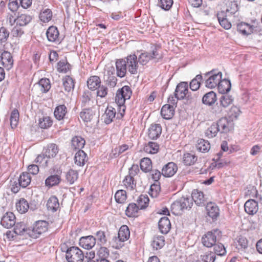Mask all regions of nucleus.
Returning <instances> with one entry per match:
<instances>
[{
	"label": "nucleus",
	"mask_w": 262,
	"mask_h": 262,
	"mask_svg": "<svg viewBox=\"0 0 262 262\" xmlns=\"http://www.w3.org/2000/svg\"><path fill=\"white\" fill-rule=\"evenodd\" d=\"M131 95V89L129 86L126 85L122 87L117 92L115 101L117 105L120 106V108H122V113H121L122 116H124L125 113V106L124 105L125 101L130 98Z\"/></svg>",
	"instance_id": "1"
},
{
	"label": "nucleus",
	"mask_w": 262,
	"mask_h": 262,
	"mask_svg": "<svg viewBox=\"0 0 262 262\" xmlns=\"http://www.w3.org/2000/svg\"><path fill=\"white\" fill-rule=\"evenodd\" d=\"M222 77V73L221 72L216 73L214 71H211L206 73L204 76L205 79V86L210 89L215 88L218 85Z\"/></svg>",
	"instance_id": "2"
},
{
	"label": "nucleus",
	"mask_w": 262,
	"mask_h": 262,
	"mask_svg": "<svg viewBox=\"0 0 262 262\" xmlns=\"http://www.w3.org/2000/svg\"><path fill=\"white\" fill-rule=\"evenodd\" d=\"M84 257L83 252L77 247H70L66 255L68 262H82Z\"/></svg>",
	"instance_id": "3"
},
{
	"label": "nucleus",
	"mask_w": 262,
	"mask_h": 262,
	"mask_svg": "<svg viewBox=\"0 0 262 262\" xmlns=\"http://www.w3.org/2000/svg\"><path fill=\"white\" fill-rule=\"evenodd\" d=\"M48 223L45 221H38L30 228V237L33 238H38L41 234L48 230Z\"/></svg>",
	"instance_id": "4"
},
{
	"label": "nucleus",
	"mask_w": 262,
	"mask_h": 262,
	"mask_svg": "<svg viewBox=\"0 0 262 262\" xmlns=\"http://www.w3.org/2000/svg\"><path fill=\"white\" fill-rule=\"evenodd\" d=\"M162 58V55L159 53L156 48H155L151 52L142 53L138 57V60L140 64L144 66L150 60H155L157 62Z\"/></svg>",
	"instance_id": "5"
},
{
	"label": "nucleus",
	"mask_w": 262,
	"mask_h": 262,
	"mask_svg": "<svg viewBox=\"0 0 262 262\" xmlns=\"http://www.w3.org/2000/svg\"><path fill=\"white\" fill-rule=\"evenodd\" d=\"M217 233V230L207 232L202 237L201 242L203 245L207 248L212 247L216 243Z\"/></svg>",
	"instance_id": "6"
},
{
	"label": "nucleus",
	"mask_w": 262,
	"mask_h": 262,
	"mask_svg": "<svg viewBox=\"0 0 262 262\" xmlns=\"http://www.w3.org/2000/svg\"><path fill=\"white\" fill-rule=\"evenodd\" d=\"M125 59L128 71L131 74H136L137 73V67L138 64V60L137 56L135 54H132L127 56Z\"/></svg>",
	"instance_id": "7"
},
{
	"label": "nucleus",
	"mask_w": 262,
	"mask_h": 262,
	"mask_svg": "<svg viewBox=\"0 0 262 262\" xmlns=\"http://www.w3.org/2000/svg\"><path fill=\"white\" fill-rule=\"evenodd\" d=\"M188 92V85L187 82H181L176 86L174 95L177 99L183 100Z\"/></svg>",
	"instance_id": "8"
},
{
	"label": "nucleus",
	"mask_w": 262,
	"mask_h": 262,
	"mask_svg": "<svg viewBox=\"0 0 262 262\" xmlns=\"http://www.w3.org/2000/svg\"><path fill=\"white\" fill-rule=\"evenodd\" d=\"M1 224L7 229L14 226L15 224V216L13 213L11 212L6 213L1 219Z\"/></svg>",
	"instance_id": "9"
},
{
	"label": "nucleus",
	"mask_w": 262,
	"mask_h": 262,
	"mask_svg": "<svg viewBox=\"0 0 262 262\" xmlns=\"http://www.w3.org/2000/svg\"><path fill=\"white\" fill-rule=\"evenodd\" d=\"M96 238L92 235L81 237L79 239V245L85 249H92L96 244Z\"/></svg>",
	"instance_id": "10"
},
{
	"label": "nucleus",
	"mask_w": 262,
	"mask_h": 262,
	"mask_svg": "<svg viewBox=\"0 0 262 262\" xmlns=\"http://www.w3.org/2000/svg\"><path fill=\"white\" fill-rule=\"evenodd\" d=\"M46 35L48 41L56 42L59 41V33L57 27L55 26L50 27L46 31Z\"/></svg>",
	"instance_id": "11"
},
{
	"label": "nucleus",
	"mask_w": 262,
	"mask_h": 262,
	"mask_svg": "<svg viewBox=\"0 0 262 262\" xmlns=\"http://www.w3.org/2000/svg\"><path fill=\"white\" fill-rule=\"evenodd\" d=\"M177 169V166L174 163L169 162L163 167L162 173L164 177H170L174 174Z\"/></svg>",
	"instance_id": "12"
},
{
	"label": "nucleus",
	"mask_w": 262,
	"mask_h": 262,
	"mask_svg": "<svg viewBox=\"0 0 262 262\" xmlns=\"http://www.w3.org/2000/svg\"><path fill=\"white\" fill-rule=\"evenodd\" d=\"M116 67L117 70V75L119 77H123L126 73L127 67L125 61V59H118L116 61Z\"/></svg>",
	"instance_id": "13"
},
{
	"label": "nucleus",
	"mask_w": 262,
	"mask_h": 262,
	"mask_svg": "<svg viewBox=\"0 0 262 262\" xmlns=\"http://www.w3.org/2000/svg\"><path fill=\"white\" fill-rule=\"evenodd\" d=\"M244 208L246 213L250 215H253L258 210V203L254 200H249L246 202Z\"/></svg>",
	"instance_id": "14"
},
{
	"label": "nucleus",
	"mask_w": 262,
	"mask_h": 262,
	"mask_svg": "<svg viewBox=\"0 0 262 262\" xmlns=\"http://www.w3.org/2000/svg\"><path fill=\"white\" fill-rule=\"evenodd\" d=\"M162 127L159 124H152L148 129V137L150 139H157L161 134Z\"/></svg>",
	"instance_id": "15"
},
{
	"label": "nucleus",
	"mask_w": 262,
	"mask_h": 262,
	"mask_svg": "<svg viewBox=\"0 0 262 262\" xmlns=\"http://www.w3.org/2000/svg\"><path fill=\"white\" fill-rule=\"evenodd\" d=\"M85 144L84 139L81 136H75L71 140V148L73 150H82Z\"/></svg>",
	"instance_id": "16"
},
{
	"label": "nucleus",
	"mask_w": 262,
	"mask_h": 262,
	"mask_svg": "<svg viewBox=\"0 0 262 262\" xmlns=\"http://www.w3.org/2000/svg\"><path fill=\"white\" fill-rule=\"evenodd\" d=\"M160 231L163 234H167L171 228L170 221L167 217H161L158 222Z\"/></svg>",
	"instance_id": "17"
},
{
	"label": "nucleus",
	"mask_w": 262,
	"mask_h": 262,
	"mask_svg": "<svg viewBox=\"0 0 262 262\" xmlns=\"http://www.w3.org/2000/svg\"><path fill=\"white\" fill-rule=\"evenodd\" d=\"M191 200H193L198 206L205 205V199L204 194L203 192L199 191L197 189H194L192 192Z\"/></svg>",
	"instance_id": "18"
},
{
	"label": "nucleus",
	"mask_w": 262,
	"mask_h": 262,
	"mask_svg": "<svg viewBox=\"0 0 262 262\" xmlns=\"http://www.w3.org/2000/svg\"><path fill=\"white\" fill-rule=\"evenodd\" d=\"M116 115V110L112 107L108 106L104 114L102 116V119L104 120V122L106 124L111 123L113 119L115 118Z\"/></svg>",
	"instance_id": "19"
},
{
	"label": "nucleus",
	"mask_w": 262,
	"mask_h": 262,
	"mask_svg": "<svg viewBox=\"0 0 262 262\" xmlns=\"http://www.w3.org/2000/svg\"><path fill=\"white\" fill-rule=\"evenodd\" d=\"M216 16L220 25L224 29L228 30L231 28V24L227 19V15L225 11H222L217 13Z\"/></svg>",
	"instance_id": "20"
},
{
	"label": "nucleus",
	"mask_w": 262,
	"mask_h": 262,
	"mask_svg": "<svg viewBox=\"0 0 262 262\" xmlns=\"http://www.w3.org/2000/svg\"><path fill=\"white\" fill-rule=\"evenodd\" d=\"M174 114L173 106L170 104L164 105L161 110V115L165 119H170Z\"/></svg>",
	"instance_id": "21"
},
{
	"label": "nucleus",
	"mask_w": 262,
	"mask_h": 262,
	"mask_svg": "<svg viewBox=\"0 0 262 262\" xmlns=\"http://www.w3.org/2000/svg\"><path fill=\"white\" fill-rule=\"evenodd\" d=\"M207 214L212 219H216L219 215V208L215 204L210 202L206 207Z\"/></svg>",
	"instance_id": "22"
},
{
	"label": "nucleus",
	"mask_w": 262,
	"mask_h": 262,
	"mask_svg": "<svg viewBox=\"0 0 262 262\" xmlns=\"http://www.w3.org/2000/svg\"><path fill=\"white\" fill-rule=\"evenodd\" d=\"M215 123L222 133H227L230 130L231 122L226 118H222Z\"/></svg>",
	"instance_id": "23"
},
{
	"label": "nucleus",
	"mask_w": 262,
	"mask_h": 262,
	"mask_svg": "<svg viewBox=\"0 0 262 262\" xmlns=\"http://www.w3.org/2000/svg\"><path fill=\"white\" fill-rule=\"evenodd\" d=\"M59 149L58 146L54 143L48 144L43 149V152L49 159L55 157L58 154Z\"/></svg>",
	"instance_id": "24"
},
{
	"label": "nucleus",
	"mask_w": 262,
	"mask_h": 262,
	"mask_svg": "<svg viewBox=\"0 0 262 262\" xmlns=\"http://www.w3.org/2000/svg\"><path fill=\"white\" fill-rule=\"evenodd\" d=\"M86 154L83 150H78L74 157L75 164L79 166H83L87 161Z\"/></svg>",
	"instance_id": "25"
},
{
	"label": "nucleus",
	"mask_w": 262,
	"mask_h": 262,
	"mask_svg": "<svg viewBox=\"0 0 262 262\" xmlns=\"http://www.w3.org/2000/svg\"><path fill=\"white\" fill-rule=\"evenodd\" d=\"M14 226V232L16 234L25 236L28 235L30 237V228H27L25 224L18 223L16 225L15 224Z\"/></svg>",
	"instance_id": "26"
},
{
	"label": "nucleus",
	"mask_w": 262,
	"mask_h": 262,
	"mask_svg": "<svg viewBox=\"0 0 262 262\" xmlns=\"http://www.w3.org/2000/svg\"><path fill=\"white\" fill-rule=\"evenodd\" d=\"M92 99L91 92L89 91H84L81 98L82 107H86L91 106L93 103V101Z\"/></svg>",
	"instance_id": "27"
},
{
	"label": "nucleus",
	"mask_w": 262,
	"mask_h": 262,
	"mask_svg": "<svg viewBox=\"0 0 262 262\" xmlns=\"http://www.w3.org/2000/svg\"><path fill=\"white\" fill-rule=\"evenodd\" d=\"M165 245V237L162 235H155L151 241V246L157 250L161 249Z\"/></svg>",
	"instance_id": "28"
},
{
	"label": "nucleus",
	"mask_w": 262,
	"mask_h": 262,
	"mask_svg": "<svg viewBox=\"0 0 262 262\" xmlns=\"http://www.w3.org/2000/svg\"><path fill=\"white\" fill-rule=\"evenodd\" d=\"M216 101V94L213 91H210L205 94L202 98V102L207 105H212Z\"/></svg>",
	"instance_id": "29"
},
{
	"label": "nucleus",
	"mask_w": 262,
	"mask_h": 262,
	"mask_svg": "<svg viewBox=\"0 0 262 262\" xmlns=\"http://www.w3.org/2000/svg\"><path fill=\"white\" fill-rule=\"evenodd\" d=\"M31 20L32 17L30 15L26 14H21L14 19V22L16 23L17 26L21 27L26 26Z\"/></svg>",
	"instance_id": "30"
},
{
	"label": "nucleus",
	"mask_w": 262,
	"mask_h": 262,
	"mask_svg": "<svg viewBox=\"0 0 262 262\" xmlns=\"http://www.w3.org/2000/svg\"><path fill=\"white\" fill-rule=\"evenodd\" d=\"M1 61L3 64L8 67V69L12 67L13 60L11 53L8 51H4L1 54Z\"/></svg>",
	"instance_id": "31"
},
{
	"label": "nucleus",
	"mask_w": 262,
	"mask_h": 262,
	"mask_svg": "<svg viewBox=\"0 0 262 262\" xmlns=\"http://www.w3.org/2000/svg\"><path fill=\"white\" fill-rule=\"evenodd\" d=\"M237 29L238 32L245 35L251 34L253 30L252 26L244 22L237 24Z\"/></svg>",
	"instance_id": "32"
},
{
	"label": "nucleus",
	"mask_w": 262,
	"mask_h": 262,
	"mask_svg": "<svg viewBox=\"0 0 262 262\" xmlns=\"http://www.w3.org/2000/svg\"><path fill=\"white\" fill-rule=\"evenodd\" d=\"M47 207L49 210L52 212L56 211L59 207L57 198L54 195L51 196L47 201Z\"/></svg>",
	"instance_id": "33"
},
{
	"label": "nucleus",
	"mask_w": 262,
	"mask_h": 262,
	"mask_svg": "<svg viewBox=\"0 0 262 262\" xmlns=\"http://www.w3.org/2000/svg\"><path fill=\"white\" fill-rule=\"evenodd\" d=\"M231 86L230 81L225 79L224 80L221 79L217 85L219 92L221 94H225L229 92Z\"/></svg>",
	"instance_id": "34"
},
{
	"label": "nucleus",
	"mask_w": 262,
	"mask_h": 262,
	"mask_svg": "<svg viewBox=\"0 0 262 262\" xmlns=\"http://www.w3.org/2000/svg\"><path fill=\"white\" fill-rule=\"evenodd\" d=\"M94 113L92 109L90 108H84L80 113V118L84 122H90L93 118Z\"/></svg>",
	"instance_id": "35"
},
{
	"label": "nucleus",
	"mask_w": 262,
	"mask_h": 262,
	"mask_svg": "<svg viewBox=\"0 0 262 262\" xmlns=\"http://www.w3.org/2000/svg\"><path fill=\"white\" fill-rule=\"evenodd\" d=\"M101 81L97 76H91L87 81V85L89 89L94 90L100 85Z\"/></svg>",
	"instance_id": "36"
},
{
	"label": "nucleus",
	"mask_w": 262,
	"mask_h": 262,
	"mask_svg": "<svg viewBox=\"0 0 262 262\" xmlns=\"http://www.w3.org/2000/svg\"><path fill=\"white\" fill-rule=\"evenodd\" d=\"M67 113V107L64 105H59L57 106L54 110V116L58 120L63 119Z\"/></svg>",
	"instance_id": "37"
},
{
	"label": "nucleus",
	"mask_w": 262,
	"mask_h": 262,
	"mask_svg": "<svg viewBox=\"0 0 262 262\" xmlns=\"http://www.w3.org/2000/svg\"><path fill=\"white\" fill-rule=\"evenodd\" d=\"M196 148L199 151L205 152L209 151L210 145L208 141L200 139L198 140Z\"/></svg>",
	"instance_id": "38"
},
{
	"label": "nucleus",
	"mask_w": 262,
	"mask_h": 262,
	"mask_svg": "<svg viewBox=\"0 0 262 262\" xmlns=\"http://www.w3.org/2000/svg\"><path fill=\"white\" fill-rule=\"evenodd\" d=\"M61 181L60 176L58 174L51 175L45 180L46 186L51 187L58 185Z\"/></svg>",
	"instance_id": "39"
},
{
	"label": "nucleus",
	"mask_w": 262,
	"mask_h": 262,
	"mask_svg": "<svg viewBox=\"0 0 262 262\" xmlns=\"http://www.w3.org/2000/svg\"><path fill=\"white\" fill-rule=\"evenodd\" d=\"M31 180V177L28 172H23L18 179L19 185H21L23 188L28 186L30 184Z\"/></svg>",
	"instance_id": "40"
},
{
	"label": "nucleus",
	"mask_w": 262,
	"mask_h": 262,
	"mask_svg": "<svg viewBox=\"0 0 262 262\" xmlns=\"http://www.w3.org/2000/svg\"><path fill=\"white\" fill-rule=\"evenodd\" d=\"M139 209H140L136 204L130 203L125 210V214L128 217L137 216Z\"/></svg>",
	"instance_id": "41"
},
{
	"label": "nucleus",
	"mask_w": 262,
	"mask_h": 262,
	"mask_svg": "<svg viewBox=\"0 0 262 262\" xmlns=\"http://www.w3.org/2000/svg\"><path fill=\"white\" fill-rule=\"evenodd\" d=\"M28 202L24 198H21L16 203V208L20 213L26 212L29 208Z\"/></svg>",
	"instance_id": "42"
},
{
	"label": "nucleus",
	"mask_w": 262,
	"mask_h": 262,
	"mask_svg": "<svg viewBox=\"0 0 262 262\" xmlns=\"http://www.w3.org/2000/svg\"><path fill=\"white\" fill-rule=\"evenodd\" d=\"M118 236L123 241H127L130 236V231L128 227L126 225H123L118 231Z\"/></svg>",
	"instance_id": "43"
},
{
	"label": "nucleus",
	"mask_w": 262,
	"mask_h": 262,
	"mask_svg": "<svg viewBox=\"0 0 262 262\" xmlns=\"http://www.w3.org/2000/svg\"><path fill=\"white\" fill-rule=\"evenodd\" d=\"M63 85L64 90L68 92H70L74 89V81L72 77L70 76H66L63 78Z\"/></svg>",
	"instance_id": "44"
},
{
	"label": "nucleus",
	"mask_w": 262,
	"mask_h": 262,
	"mask_svg": "<svg viewBox=\"0 0 262 262\" xmlns=\"http://www.w3.org/2000/svg\"><path fill=\"white\" fill-rule=\"evenodd\" d=\"M140 168L145 172H149L152 169V163L150 159L148 158H144L140 161Z\"/></svg>",
	"instance_id": "45"
},
{
	"label": "nucleus",
	"mask_w": 262,
	"mask_h": 262,
	"mask_svg": "<svg viewBox=\"0 0 262 262\" xmlns=\"http://www.w3.org/2000/svg\"><path fill=\"white\" fill-rule=\"evenodd\" d=\"M197 157L191 153L184 154L183 156V162L185 165H191L197 160Z\"/></svg>",
	"instance_id": "46"
},
{
	"label": "nucleus",
	"mask_w": 262,
	"mask_h": 262,
	"mask_svg": "<svg viewBox=\"0 0 262 262\" xmlns=\"http://www.w3.org/2000/svg\"><path fill=\"white\" fill-rule=\"evenodd\" d=\"M104 79L106 84L110 87L114 88L116 86L117 79L112 73L107 72V74L104 75Z\"/></svg>",
	"instance_id": "47"
},
{
	"label": "nucleus",
	"mask_w": 262,
	"mask_h": 262,
	"mask_svg": "<svg viewBox=\"0 0 262 262\" xmlns=\"http://www.w3.org/2000/svg\"><path fill=\"white\" fill-rule=\"evenodd\" d=\"M52 17V12L49 9H42L39 14L40 20L43 23L49 22Z\"/></svg>",
	"instance_id": "48"
},
{
	"label": "nucleus",
	"mask_w": 262,
	"mask_h": 262,
	"mask_svg": "<svg viewBox=\"0 0 262 262\" xmlns=\"http://www.w3.org/2000/svg\"><path fill=\"white\" fill-rule=\"evenodd\" d=\"M159 149V145L155 142H149L144 148V151L148 154H154L157 153Z\"/></svg>",
	"instance_id": "49"
},
{
	"label": "nucleus",
	"mask_w": 262,
	"mask_h": 262,
	"mask_svg": "<svg viewBox=\"0 0 262 262\" xmlns=\"http://www.w3.org/2000/svg\"><path fill=\"white\" fill-rule=\"evenodd\" d=\"M203 79V77L201 74L197 75L190 82V88L193 91H195L198 90L201 84V81Z\"/></svg>",
	"instance_id": "50"
},
{
	"label": "nucleus",
	"mask_w": 262,
	"mask_h": 262,
	"mask_svg": "<svg viewBox=\"0 0 262 262\" xmlns=\"http://www.w3.org/2000/svg\"><path fill=\"white\" fill-rule=\"evenodd\" d=\"M149 198L146 195H140L137 200V206L140 209H143L147 207L149 203Z\"/></svg>",
	"instance_id": "51"
},
{
	"label": "nucleus",
	"mask_w": 262,
	"mask_h": 262,
	"mask_svg": "<svg viewBox=\"0 0 262 262\" xmlns=\"http://www.w3.org/2000/svg\"><path fill=\"white\" fill-rule=\"evenodd\" d=\"M123 182L126 187L130 190H133L136 188V183L134 177L130 176H126Z\"/></svg>",
	"instance_id": "52"
},
{
	"label": "nucleus",
	"mask_w": 262,
	"mask_h": 262,
	"mask_svg": "<svg viewBox=\"0 0 262 262\" xmlns=\"http://www.w3.org/2000/svg\"><path fill=\"white\" fill-rule=\"evenodd\" d=\"M220 129H218L217 125L215 123H213L212 125L208 128L205 132L206 137L209 138H212L215 137Z\"/></svg>",
	"instance_id": "53"
},
{
	"label": "nucleus",
	"mask_w": 262,
	"mask_h": 262,
	"mask_svg": "<svg viewBox=\"0 0 262 262\" xmlns=\"http://www.w3.org/2000/svg\"><path fill=\"white\" fill-rule=\"evenodd\" d=\"M38 86L42 93L47 92L51 88L50 80L47 78H42L38 82Z\"/></svg>",
	"instance_id": "54"
},
{
	"label": "nucleus",
	"mask_w": 262,
	"mask_h": 262,
	"mask_svg": "<svg viewBox=\"0 0 262 262\" xmlns=\"http://www.w3.org/2000/svg\"><path fill=\"white\" fill-rule=\"evenodd\" d=\"M127 198L126 192L124 190H118L115 194V199L118 203L123 204Z\"/></svg>",
	"instance_id": "55"
},
{
	"label": "nucleus",
	"mask_w": 262,
	"mask_h": 262,
	"mask_svg": "<svg viewBox=\"0 0 262 262\" xmlns=\"http://www.w3.org/2000/svg\"><path fill=\"white\" fill-rule=\"evenodd\" d=\"M123 242L124 241L119 237L118 236H114L110 242V244L113 248L116 249H119L124 246Z\"/></svg>",
	"instance_id": "56"
},
{
	"label": "nucleus",
	"mask_w": 262,
	"mask_h": 262,
	"mask_svg": "<svg viewBox=\"0 0 262 262\" xmlns=\"http://www.w3.org/2000/svg\"><path fill=\"white\" fill-rule=\"evenodd\" d=\"M19 120L18 111L15 109L13 110L10 116V125L12 128H15L17 125Z\"/></svg>",
	"instance_id": "57"
},
{
	"label": "nucleus",
	"mask_w": 262,
	"mask_h": 262,
	"mask_svg": "<svg viewBox=\"0 0 262 262\" xmlns=\"http://www.w3.org/2000/svg\"><path fill=\"white\" fill-rule=\"evenodd\" d=\"M78 177L77 171L70 169L66 174V179L70 184H72L76 181Z\"/></svg>",
	"instance_id": "58"
},
{
	"label": "nucleus",
	"mask_w": 262,
	"mask_h": 262,
	"mask_svg": "<svg viewBox=\"0 0 262 262\" xmlns=\"http://www.w3.org/2000/svg\"><path fill=\"white\" fill-rule=\"evenodd\" d=\"M10 32L9 30L4 27L0 28V43H5L9 38Z\"/></svg>",
	"instance_id": "59"
},
{
	"label": "nucleus",
	"mask_w": 262,
	"mask_h": 262,
	"mask_svg": "<svg viewBox=\"0 0 262 262\" xmlns=\"http://www.w3.org/2000/svg\"><path fill=\"white\" fill-rule=\"evenodd\" d=\"M180 203L182 204L183 209H187L191 208L193 203L191 198L188 197H182L179 199Z\"/></svg>",
	"instance_id": "60"
},
{
	"label": "nucleus",
	"mask_w": 262,
	"mask_h": 262,
	"mask_svg": "<svg viewBox=\"0 0 262 262\" xmlns=\"http://www.w3.org/2000/svg\"><path fill=\"white\" fill-rule=\"evenodd\" d=\"M212 247H213L214 253L215 255H218L220 256L224 255L226 253V249L224 246L221 244H215Z\"/></svg>",
	"instance_id": "61"
},
{
	"label": "nucleus",
	"mask_w": 262,
	"mask_h": 262,
	"mask_svg": "<svg viewBox=\"0 0 262 262\" xmlns=\"http://www.w3.org/2000/svg\"><path fill=\"white\" fill-rule=\"evenodd\" d=\"M52 124V121L49 117H45L39 120V126L42 128H47Z\"/></svg>",
	"instance_id": "62"
},
{
	"label": "nucleus",
	"mask_w": 262,
	"mask_h": 262,
	"mask_svg": "<svg viewBox=\"0 0 262 262\" xmlns=\"http://www.w3.org/2000/svg\"><path fill=\"white\" fill-rule=\"evenodd\" d=\"M48 157L46 156V154L43 152L42 154L39 155L35 160L36 163H39L42 167H45L48 166Z\"/></svg>",
	"instance_id": "63"
},
{
	"label": "nucleus",
	"mask_w": 262,
	"mask_h": 262,
	"mask_svg": "<svg viewBox=\"0 0 262 262\" xmlns=\"http://www.w3.org/2000/svg\"><path fill=\"white\" fill-rule=\"evenodd\" d=\"M201 257L202 262H214L216 258L215 253L212 252H206Z\"/></svg>",
	"instance_id": "64"
}]
</instances>
